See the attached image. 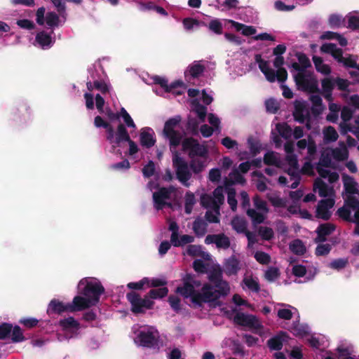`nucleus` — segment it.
Instances as JSON below:
<instances>
[{"instance_id": "f257e3e1", "label": "nucleus", "mask_w": 359, "mask_h": 359, "mask_svg": "<svg viewBox=\"0 0 359 359\" xmlns=\"http://www.w3.org/2000/svg\"><path fill=\"white\" fill-rule=\"evenodd\" d=\"M183 285L176 288V292L180 294L184 298H191V302L197 307H202L204 303H210V297L212 294L208 285H203L201 292H197L191 284V274L187 273L182 278Z\"/></svg>"}, {"instance_id": "f03ea898", "label": "nucleus", "mask_w": 359, "mask_h": 359, "mask_svg": "<svg viewBox=\"0 0 359 359\" xmlns=\"http://www.w3.org/2000/svg\"><path fill=\"white\" fill-rule=\"evenodd\" d=\"M208 279L212 284L205 283L209 286L207 291L212 294L210 297V303H217L221 297L226 296L230 290L229 283L222 279V273L220 269H213L208 276Z\"/></svg>"}, {"instance_id": "7ed1b4c3", "label": "nucleus", "mask_w": 359, "mask_h": 359, "mask_svg": "<svg viewBox=\"0 0 359 359\" xmlns=\"http://www.w3.org/2000/svg\"><path fill=\"white\" fill-rule=\"evenodd\" d=\"M86 283L84 287L81 290V294L89 299L93 305H97L100 302V296L104 293L105 290L101 283L97 280H88L82 279L80 280L79 286Z\"/></svg>"}, {"instance_id": "20e7f679", "label": "nucleus", "mask_w": 359, "mask_h": 359, "mask_svg": "<svg viewBox=\"0 0 359 359\" xmlns=\"http://www.w3.org/2000/svg\"><path fill=\"white\" fill-rule=\"evenodd\" d=\"M180 121L181 117L176 116L170 118L164 124L163 134L169 140L170 148H176L182 142V134L180 131L175 130V128L180 124Z\"/></svg>"}, {"instance_id": "39448f33", "label": "nucleus", "mask_w": 359, "mask_h": 359, "mask_svg": "<svg viewBox=\"0 0 359 359\" xmlns=\"http://www.w3.org/2000/svg\"><path fill=\"white\" fill-rule=\"evenodd\" d=\"M182 151L187 152L190 158L201 157L206 158L208 155V149L206 145L201 144L194 137L184 138L182 142Z\"/></svg>"}, {"instance_id": "423d86ee", "label": "nucleus", "mask_w": 359, "mask_h": 359, "mask_svg": "<svg viewBox=\"0 0 359 359\" xmlns=\"http://www.w3.org/2000/svg\"><path fill=\"white\" fill-rule=\"evenodd\" d=\"M297 88L309 93H319L317 79L310 73L298 72L294 76Z\"/></svg>"}, {"instance_id": "0eeeda50", "label": "nucleus", "mask_w": 359, "mask_h": 359, "mask_svg": "<svg viewBox=\"0 0 359 359\" xmlns=\"http://www.w3.org/2000/svg\"><path fill=\"white\" fill-rule=\"evenodd\" d=\"M172 165L175 169L177 180L188 187L189 186L188 181L191 177L188 163L176 152L172 157Z\"/></svg>"}, {"instance_id": "6e6552de", "label": "nucleus", "mask_w": 359, "mask_h": 359, "mask_svg": "<svg viewBox=\"0 0 359 359\" xmlns=\"http://www.w3.org/2000/svg\"><path fill=\"white\" fill-rule=\"evenodd\" d=\"M128 301L131 304V311L134 313H142L146 309H150L153 307L154 302L147 296L141 298L140 295L135 292H130L126 294Z\"/></svg>"}, {"instance_id": "1a4fd4ad", "label": "nucleus", "mask_w": 359, "mask_h": 359, "mask_svg": "<svg viewBox=\"0 0 359 359\" xmlns=\"http://www.w3.org/2000/svg\"><path fill=\"white\" fill-rule=\"evenodd\" d=\"M130 135L123 123H119L117 126L116 131L115 132L113 126H111V131H108L106 135L107 140L116 147H119L121 142L130 140Z\"/></svg>"}, {"instance_id": "9d476101", "label": "nucleus", "mask_w": 359, "mask_h": 359, "mask_svg": "<svg viewBox=\"0 0 359 359\" xmlns=\"http://www.w3.org/2000/svg\"><path fill=\"white\" fill-rule=\"evenodd\" d=\"M290 339L287 332L285 331H279L276 335L269 339L266 345L271 351H280L285 343H287Z\"/></svg>"}, {"instance_id": "9b49d317", "label": "nucleus", "mask_w": 359, "mask_h": 359, "mask_svg": "<svg viewBox=\"0 0 359 359\" xmlns=\"http://www.w3.org/2000/svg\"><path fill=\"white\" fill-rule=\"evenodd\" d=\"M172 191V188L161 187L158 191L153 194V200L154 202L155 208L158 210H162L165 205L170 206V203H165L166 199L170 198V194Z\"/></svg>"}, {"instance_id": "f8f14e48", "label": "nucleus", "mask_w": 359, "mask_h": 359, "mask_svg": "<svg viewBox=\"0 0 359 359\" xmlns=\"http://www.w3.org/2000/svg\"><path fill=\"white\" fill-rule=\"evenodd\" d=\"M233 321L236 324L241 326H245L254 329H258L261 327L257 318L253 315H248L238 312L235 315Z\"/></svg>"}, {"instance_id": "ddd939ff", "label": "nucleus", "mask_w": 359, "mask_h": 359, "mask_svg": "<svg viewBox=\"0 0 359 359\" xmlns=\"http://www.w3.org/2000/svg\"><path fill=\"white\" fill-rule=\"evenodd\" d=\"M158 333L151 331L142 330L137 334V339L141 346L147 348H154L158 346Z\"/></svg>"}, {"instance_id": "4468645a", "label": "nucleus", "mask_w": 359, "mask_h": 359, "mask_svg": "<svg viewBox=\"0 0 359 359\" xmlns=\"http://www.w3.org/2000/svg\"><path fill=\"white\" fill-rule=\"evenodd\" d=\"M93 302L86 297L76 296L74 297L72 303H69V309L70 312L81 311L93 306Z\"/></svg>"}, {"instance_id": "2eb2a0df", "label": "nucleus", "mask_w": 359, "mask_h": 359, "mask_svg": "<svg viewBox=\"0 0 359 359\" xmlns=\"http://www.w3.org/2000/svg\"><path fill=\"white\" fill-rule=\"evenodd\" d=\"M336 226L331 223L320 224L316 230L317 237L316 243H323L327 241V236L331 235L335 230Z\"/></svg>"}, {"instance_id": "dca6fc26", "label": "nucleus", "mask_w": 359, "mask_h": 359, "mask_svg": "<svg viewBox=\"0 0 359 359\" xmlns=\"http://www.w3.org/2000/svg\"><path fill=\"white\" fill-rule=\"evenodd\" d=\"M241 269L240 261L236 255H231L224 264V271L227 276L236 275Z\"/></svg>"}, {"instance_id": "f3484780", "label": "nucleus", "mask_w": 359, "mask_h": 359, "mask_svg": "<svg viewBox=\"0 0 359 359\" xmlns=\"http://www.w3.org/2000/svg\"><path fill=\"white\" fill-rule=\"evenodd\" d=\"M52 34H53V30L50 32V34L47 33L45 31H41L38 32L35 38L36 42L43 49L50 48L55 42V40L53 39L51 36Z\"/></svg>"}, {"instance_id": "a211bd4d", "label": "nucleus", "mask_w": 359, "mask_h": 359, "mask_svg": "<svg viewBox=\"0 0 359 359\" xmlns=\"http://www.w3.org/2000/svg\"><path fill=\"white\" fill-rule=\"evenodd\" d=\"M153 80L154 83L158 84L161 88H163L165 90L166 93H170L172 91V90L184 86V83L180 80L175 81L174 82L168 85V80L159 76H155Z\"/></svg>"}, {"instance_id": "6ab92c4d", "label": "nucleus", "mask_w": 359, "mask_h": 359, "mask_svg": "<svg viewBox=\"0 0 359 359\" xmlns=\"http://www.w3.org/2000/svg\"><path fill=\"white\" fill-rule=\"evenodd\" d=\"M213 197L208 196L206 198L208 201L211 202L212 205V208L216 210V212L217 215H219V205L222 204L224 201V196L223 194V188L222 187H217L213 191Z\"/></svg>"}, {"instance_id": "aec40b11", "label": "nucleus", "mask_w": 359, "mask_h": 359, "mask_svg": "<svg viewBox=\"0 0 359 359\" xmlns=\"http://www.w3.org/2000/svg\"><path fill=\"white\" fill-rule=\"evenodd\" d=\"M320 51L325 53L331 54L332 56L339 63L344 57L342 50L337 48V45L334 43H329L323 44L320 47Z\"/></svg>"}, {"instance_id": "412c9836", "label": "nucleus", "mask_w": 359, "mask_h": 359, "mask_svg": "<svg viewBox=\"0 0 359 359\" xmlns=\"http://www.w3.org/2000/svg\"><path fill=\"white\" fill-rule=\"evenodd\" d=\"M66 311L70 312V309H69V303L65 304L55 299H53L50 301L47 310L48 314H62Z\"/></svg>"}, {"instance_id": "4be33fe9", "label": "nucleus", "mask_w": 359, "mask_h": 359, "mask_svg": "<svg viewBox=\"0 0 359 359\" xmlns=\"http://www.w3.org/2000/svg\"><path fill=\"white\" fill-rule=\"evenodd\" d=\"M288 330L295 337L303 338L309 334V326L300 323L299 320L294 321Z\"/></svg>"}, {"instance_id": "5701e85b", "label": "nucleus", "mask_w": 359, "mask_h": 359, "mask_svg": "<svg viewBox=\"0 0 359 359\" xmlns=\"http://www.w3.org/2000/svg\"><path fill=\"white\" fill-rule=\"evenodd\" d=\"M313 190H318L320 197H327L333 192V188L330 187L323 180L317 178L314 181Z\"/></svg>"}, {"instance_id": "b1692460", "label": "nucleus", "mask_w": 359, "mask_h": 359, "mask_svg": "<svg viewBox=\"0 0 359 359\" xmlns=\"http://www.w3.org/2000/svg\"><path fill=\"white\" fill-rule=\"evenodd\" d=\"M297 57L299 64L297 62H293L292 64V67L299 72H305V69L311 66L309 57L303 53H297Z\"/></svg>"}, {"instance_id": "393cba45", "label": "nucleus", "mask_w": 359, "mask_h": 359, "mask_svg": "<svg viewBox=\"0 0 359 359\" xmlns=\"http://www.w3.org/2000/svg\"><path fill=\"white\" fill-rule=\"evenodd\" d=\"M342 180L345 191L348 194V196L359 195V191L356 188L357 183L352 177L346 174H342Z\"/></svg>"}, {"instance_id": "a878e982", "label": "nucleus", "mask_w": 359, "mask_h": 359, "mask_svg": "<svg viewBox=\"0 0 359 359\" xmlns=\"http://www.w3.org/2000/svg\"><path fill=\"white\" fill-rule=\"evenodd\" d=\"M205 69V67L199 62L195 61L188 67V69L185 72V76L189 74L191 78L196 79L201 76Z\"/></svg>"}, {"instance_id": "bb28decb", "label": "nucleus", "mask_w": 359, "mask_h": 359, "mask_svg": "<svg viewBox=\"0 0 359 359\" xmlns=\"http://www.w3.org/2000/svg\"><path fill=\"white\" fill-rule=\"evenodd\" d=\"M149 130H151V133L149 131H142L140 135V144L142 147L146 148L152 147L156 143V139L154 137V132L151 129L149 128Z\"/></svg>"}, {"instance_id": "cd10ccee", "label": "nucleus", "mask_w": 359, "mask_h": 359, "mask_svg": "<svg viewBox=\"0 0 359 359\" xmlns=\"http://www.w3.org/2000/svg\"><path fill=\"white\" fill-rule=\"evenodd\" d=\"M207 227V222L201 217H197L193 222L192 229L198 237H202L206 233Z\"/></svg>"}, {"instance_id": "c85d7f7f", "label": "nucleus", "mask_w": 359, "mask_h": 359, "mask_svg": "<svg viewBox=\"0 0 359 359\" xmlns=\"http://www.w3.org/2000/svg\"><path fill=\"white\" fill-rule=\"evenodd\" d=\"M345 206H348L353 210H355L354 217L355 222L359 223V200L354 196H346L345 198Z\"/></svg>"}, {"instance_id": "c756f323", "label": "nucleus", "mask_w": 359, "mask_h": 359, "mask_svg": "<svg viewBox=\"0 0 359 359\" xmlns=\"http://www.w3.org/2000/svg\"><path fill=\"white\" fill-rule=\"evenodd\" d=\"M193 111L197 114L201 122H204L207 116V107L202 105L197 99L191 102Z\"/></svg>"}, {"instance_id": "7c9ffc66", "label": "nucleus", "mask_w": 359, "mask_h": 359, "mask_svg": "<svg viewBox=\"0 0 359 359\" xmlns=\"http://www.w3.org/2000/svg\"><path fill=\"white\" fill-rule=\"evenodd\" d=\"M339 145L341 146L343 148H334L332 149V156L338 161H344L345 160H347L348 158V151L345 147V144L344 142H341L339 143Z\"/></svg>"}, {"instance_id": "2f4dec72", "label": "nucleus", "mask_w": 359, "mask_h": 359, "mask_svg": "<svg viewBox=\"0 0 359 359\" xmlns=\"http://www.w3.org/2000/svg\"><path fill=\"white\" fill-rule=\"evenodd\" d=\"M313 62L316 70L318 72H320L325 75H329L331 73V68L328 65L323 63V60L320 57L314 55L313 57Z\"/></svg>"}, {"instance_id": "473e14b6", "label": "nucleus", "mask_w": 359, "mask_h": 359, "mask_svg": "<svg viewBox=\"0 0 359 359\" xmlns=\"http://www.w3.org/2000/svg\"><path fill=\"white\" fill-rule=\"evenodd\" d=\"M59 325L64 330H69L70 329L79 330L80 328L79 323L73 317H69L62 319L59 321Z\"/></svg>"}, {"instance_id": "72a5a7b5", "label": "nucleus", "mask_w": 359, "mask_h": 359, "mask_svg": "<svg viewBox=\"0 0 359 359\" xmlns=\"http://www.w3.org/2000/svg\"><path fill=\"white\" fill-rule=\"evenodd\" d=\"M195 238L193 236L184 234L179 237L177 236L173 241H171L174 247H182L187 244L191 243L194 241Z\"/></svg>"}, {"instance_id": "f704fd0d", "label": "nucleus", "mask_w": 359, "mask_h": 359, "mask_svg": "<svg viewBox=\"0 0 359 359\" xmlns=\"http://www.w3.org/2000/svg\"><path fill=\"white\" fill-rule=\"evenodd\" d=\"M305 107L303 104L300 102H296L294 105V111L293 112V116L296 121L299 123H304L306 120L304 115Z\"/></svg>"}, {"instance_id": "c9c22d12", "label": "nucleus", "mask_w": 359, "mask_h": 359, "mask_svg": "<svg viewBox=\"0 0 359 359\" xmlns=\"http://www.w3.org/2000/svg\"><path fill=\"white\" fill-rule=\"evenodd\" d=\"M324 141L325 142H333L337 140L339 135L333 126H329L323 130Z\"/></svg>"}, {"instance_id": "e433bc0d", "label": "nucleus", "mask_w": 359, "mask_h": 359, "mask_svg": "<svg viewBox=\"0 0 359 359\" xmlns=\"http://www.w3.org/2000/svg\"><path fill=\"white\" fill-rule=\"evenodd\" d=\"M230 22L232 23L233 26L236 28L237 30L242 29V34L244 36H251L255 34L257 32L256 29L252 26H248L233 20H231Z\"/></svg>"}, {"instance_id": "4c0bfd02", "label": "nucleus", "mask_w": 359, "mask_h": 359, "mask_svg": "<svg viewBox=\"0 0 359 359\" xmlns=\"http://www.w3.org/2000/svg\"><path fill=\"white\" fill-rule=\"evenodd\" d=\"M246 213L251 218L254 225L260 224L264 222L265 216L254 209L248 208Z\"/></svg>"}, {"instance_id": "58836bf2", "label": "nucleus", "mask_w": 359, "mask_h": 359, "mask_svg": "<svg viewBox=\"0 0 359 359\" xmlns=\"http://www.w3.org/2000/svg\"><path fill=\"white\" fill-rule=\"evenodd\" d=\"M290 250L295 255H303L306 252V247L299 239L293 241L290 245Z\"/></svg>"}, {"instance_id": "ea45409f", "label": "nucleus", "mask_w": 359, "mask_h": 359, "mask_svg": "<svg viewBox=\"0 0 359 359\" xmlns=\"http://www.w3.org/2000/svg\"><path fill=\"white\" fill-rule=\"evenodd\" d=\"M168 288L167 287H162L159 288H154L150 290L148 293L149 299H161L168 295Z\"/></svg>"}, {"instance_id": "a19ab883", "label": "nucleus", "mask_w": 359, "mask_h": 359, "mask_svg": "<svg viewBox=\"0 0 359 359\" xmlns=\"http://www.w3.org/2000/svg\"><path fill=\"white\" fill-rule=\"evenodd\" d=\"M217 237L215 245L217 248L226 250L230 247V239L224 233H218L217 234Z\"/></svg>"}, {"instance_id": "79ce46f5", "label": "nucleus", "mask_w": 359, "mask_h": 359, "mask_svg": "<svg viewBox=\"0 0 359 359\" xmlns=\"http://www.w3.org/2000/svg\"><path fill=\"white\" fill-rule=\"evenodd\" d=\"M45 22L50 28L57 27L60 22L59 15L53 11L48 12L46 15Z\"/></svg>"}, {"instance_id": "37998d69", "label": "nucleus", "mask_w": 359, "mask_h": 359, "mask_svg": "<svg viewBox=\"0 0 359 359\" xmlns=\"http://www.w3.org/2000/svg\"><path fill=\"white\" fill-rule=\"evenodd\" d=\"M196 203L194 194L191 191L187 192L185 195L184 211L187 214H191L193 206Z\"/></svg>"}, {"instance_id": "c03bdc74", "label": "nucleus", "mask_w": 359, "mask_h": 359, "mask_svg": "<svg viewBox=\"0 0 359 359\" xmlns=\"http://www.w3.org/2000/svg\"><path fill=\"white\" fill-rule=\"evenodd\" d=\"M276 129L279 134L285 139L290 137L292 135V128L287 123H278L276 125Z\"/></svg>"}, {"instance_id": "a18cd8bd", "label": "nucleus", "mask_w": 359, "mask_h": 359, "mask_svg": "<svg viewBox=\"0 0 359 359\" xmlns=\"http://www.w3.org/2000/svg\"><path fill=\"white\" fill-rule=\"evenodd\" d=\"M258 234L264 241H270L274 237L273 230L268 226H259L258 228Z\"/></svg>"}, {"instance_id": "49530a36", "label": "nucleus", "mask_w": 359, "mask_h": 359, "mask_svg": "<svg viewBox=\"0 0 359 359\" xmlns=\"http://www.w3.org/2000/svg\"><path fill=\"white\" fill-rule=\"evenodd\" d=\"M208 29L217 35L223 33V25L219 19L210 20L208 25Z\"/></svg>"}, {"instance_id": "de8ad7c7", "label": "nucleus", "mask_w": 359, "mask_h": 359, "mask_svg": "<svg viewBox=\"0 0 359 359\" xmlns=\"http://www.w3.org/2000/svg\"><path fill=\"white\" fill-rule=\"evenodd\" d=\"M348 264L347 258H339L334 259L329 264V267L334 270H341L344 269Z\"/></svg>"}, {"instance_id": "09e8293b", "label": "nucleus", "mask_w": 359, "mask_h": 359, "mask_svg": "<svg viewBox=\"0 0 359 359\" xmlns=\"http://www.w3.org/2000/svg\"><path fill=\"white\" fill-rule=\"evenodd\" d=\"M11 333L12 341L14 343L21 342L25 340L22 331L18 325L13 327Z\"/></svg>"}, {"instance_id": "8fccbe9b", "label": "nucleus", "mask_w": 359, "mask_h": 359, "mask_svg": "<svg viewBox=\"0 0 359 359\" xmlns=\"http://www.w3.org/2000/svg\"><path fill=\"white\" fill-rule=\"evenodd\" d=\"M350 209L351 208H349L348 206H345L344 204V206L339 208L337 210V213L339 215V217L343 219L346 222H353V219L351 217V212Z\"/></svg>"}, {"instance_id": "3c124183", "label": "nucleus", "mask_w": 359, "mask_h": 359, "mask_svg": "<svg viewBox=\"0 0 359 359\" xmlns=\"http://www.w3.org/2000/svg\"><path fill=\"white\" fill-rule=\"evenodd\" d=\"M243 282L250 290L255 292H259L260 287L259 283L252 277L244 278Z\"/></svg>"}, {"instance_id": "603ef678", "label": "nucleus", "mask_w": 359, "mask_h": 359, "mask_svg": "<svg viewBox=\"0 0 359 359\" xmlns=\"http://www.w3.org/2000/svg\"><path fill=\"white\" fill-rule=\"evenodd\" d=\"M264 164L267 165H276L278 166L279 161L277 157L276 156L274 152L269 151L264 154L263 158Z\"/></svg>"}, {"instance_id": "864d4df0", "label": "nucleus", "mask_w": 359, "mask_h": 359, "mask_svg": "<svg viewBox=\"0 0 359 359\" xmlns=\"http://www.w3.org/2000/svg\"><path fill=\"white\" fill-rule=\"evenodd\" d=\"M205 168L204 162L199 159L191 158L190 168L195 174L201 172Z\"/></svg>"}, {"instance_id": "5fc2aeb1", "label": "nucleus", "mask_w": 359, "mask_h": 359, "mask_svg": "<svg viewBox=\"0 0 359 359\" xmlns=\"http://www.w3.org/2000/svg\"><path fill=\"white\" fill-rule=\"evenodd\" d=\"M227 202L233 211L237 208V200L236 198V191L234 189H229L227 191Z\"/></svg>"}, {"instance_id": "6e6d98bb", "label": "nucleus", "mask_w": 359, "mask_h": 359, "mask_svg": "<svg viewBox=\"0 0 359 359\" xmlns=\"http://www.w3.org/2000/svg\"><path fill=\"white\" fill-rule=\"evenodd\" d=\"M94 125L97 128H103L106 130V135L107 134L108 131H111V125L105 121L100 116H97L95 117L94 119Z\"/></svg>"}, {"instance_id": "4d7b16f0", "label": "nucleus", "mask_w": 359, "mask_h": 359, "mask_svg": "<svg viewBox=\"0 0 359 359\" xmlns=\"http://www.w3.org/2000/svg\"><path fill=\"white\" fill-rule=\"evenodd\" d=\"M267 198L271 205L276 208H285L286 206L285 199L278 196H268Z\"/></svg>"}, {"instance_id": "13d9d810", "label": "nucleus", "mask_w": 359, "mask_h": 359, "mask_svg": "<svg viewBox=\"0 0 359 359\" xmlns=\"http://www.w3.org/2000/svg\"><path fill=\"white\" fill-rule=\"evenodd\" d=\"M280 276L279 269L276 267H270L265 273V278L268 281H274Z\"/></svg>"}, {"instance_id": "bf43d9fd", "label": "nucleus", "mask_w": 359, "mask_h": 359, "mask_svg": "<svg viewBox=\"0 0 359 359\" xmlns=\"http://www.w3.org/2000/svg\"><path fill=\"white\" fill-rule=\"evenodd\" d=\"M265 105L266 111L272 114H276L280 108L278 103L273 98L266 100Z\"/></svg>"}, {"instance_id": "052dcab7", "label": "nucleus", "mask_w": 359, "mask_h": 359, "mask_svg": "<svg viewBox=\"0 0 359 359\" xmlns=\"http://www.w3.org/2000/svg\"><path fill=\"white\" fill-rule=\"evenodd\" d=\"M155 173V164L152 161L145 165L142 168V174L144 177L149 178Z\"/></svg>"}, {"instance_id": "680f3d73", "label": "nucleus", "mask_w": 359, "mask_h": 359, "mask_svg": "<svg viewBox=\"0 0 359 359\" xmlns=\"http://www.w3.org/2000/svg\"><path fill=\"white\" fill-rule=\"evenodd\" d=\"M13 325L10 323H3L0 325V339L8 337L12 330Z\"/></svg>"}, {"instance_id": "e2e57ef3", "label": "nucleus", "mask_w": 359, "mask_h": 359, "mask_svg": "<svg viewBox=\"0 0 359 359\" xmlns=\"http://www.w3.org/2000/svg\"><path fill=\"white\" fill-rule=\"evenodd\" d=\"M332 246L330 244H319L316 248V255L317 256H325L330 253Z\"/></svg>"}, {"instance_id": "0e129e2a", "label": "nucleus", "mask_w": 359, "mask_h": 359, "mask_svg": "<svg viewBox=\"0 0 359 359\" xmlns=\"http://www.w3.org/2000/svg\"><path fill=\"white\" fill-rule=\"evenodd\" d=\"M253 203L255 207L259 210H262L264 212H268L269 209L267 208L266 202L262 200L259 196H255L253 198Z\"/></svg>"}, {"instance_id": "69168bd1", "label": "nucleus", "mask_w": 359, "mask_h": 359, "mask_svg": "<svg viewBox=\"0 0 359 359\" xmlns=\"http://www.w3.org/2000/svg\"><path fill=\"white\" fill-rule=\"evenodd\" d=\"M316 217L327 221L331 217V212L330 210H327V208H325L324 207L318 205L316 209Z\"/></svg>"}, {"instance_id": "338daca9", "label": "nucleus", "mask_w": 359, "mask_h": 359, "mask_svg": "<svg viewBox=\"0 0 359 359\" xmlns=\"http://www.w3.org/2000/svg\"><path fill=\"white\" fill-rule=\"evenodd\" d=\"M323 93L332 92L334 88V81L330 78H325L321 81Z\"/></svg>"}, {"instance_id": "774afa93", "label": "nucleus", "mask_w": 359, "mask_h": 359, "mask_svg": "<svg viewBox=\"0 0 359 359\" xmlns=\"http://www.w3.org/2000/svg\"><path fill=\"white\" fill-rule=\"evenodd\" d=\"M232 352L234 355L243 357L245 355L244 347L238 340L232 342Z\"/></svg>"}]
</instances>
